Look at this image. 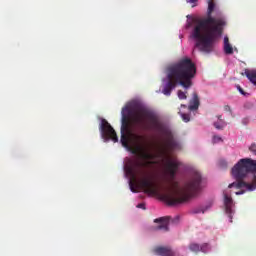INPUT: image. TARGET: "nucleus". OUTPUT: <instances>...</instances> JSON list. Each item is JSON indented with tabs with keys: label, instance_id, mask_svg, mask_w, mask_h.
<instances>
[{
	"label": "nucleus",
	"instance_id": "15",
	"mask_svg": "<svg viewBox=\"0 0 256 256\" xmlns=\"http://www.w3.org/2000/svg\"><path fill=\"white\" fill-rule=\"evenodd\" d=\"M121 143L124 147L128 148L129 147V134L125 132H121Z\"/></svg>",
	"mask_w": 256,
	"mask_h": 256
},
{
	"label": "nucleus",
	"instance_id": "2",
	"mask_svg": "<svg viewBox=\"0 0 256 256\" xmlns=\"http://www.w3.org/2000/svg\"><path fill=\"white\" fill-rule=\"evenodd\" d=\"M213 1L208 0L207 17L199 20L192 31L196 47L204 53L213 51V43L223 35V29L227 25V21L222 15L212 16L215 11V2Z\"/></svg>",
	"mask_w": 256,
	"mask_h": 256
},
{
	"label": "nucleus",
	"instance_id": "31",
	"mask_svg": "<svg viewBox=\"0 0 256 256\" xmlns=\"http://www.w3.org/2000/svg\"><path fill=\"white\" fill-rule=\"evenodd\" d=\"M133 153H137V151H133Z\"/></svg>",
	"mask_w": 256,
	"mask_h": 256
},
{
	"label": "nucleus",
	"instance_id": "27",
	"mask_svg": "<svg viewBox=\"0 0 256 256\" xmlns=\"http://www.w3.org/2000/svg\"><path fill=\"white\" fill-rule=\"evenodd\" d=\"M242 122H243L244 125H247V123H249V119L244 118V119L242 120Z\"/></svg>",
	"mask_w": 256,
	"mask_h": 256
},
{
	"label": "nucleus",
	"instance_id": "29",
	"mask_svg": "<svg viewBox=\"0 0 256 256\" xmlns=\"http://www.w3.org/2000/svg\"><path fill=\"white\" fill-rule=\"evenodd\" d=\"M217 118H218V121H221V119H223V116L219 115V116H217Z\"/></svg>",
	"mask_w": 256,
	"mask_h": 256
},
{
	"label": "nucleus",
	"instance_id": "30",
	"mask_svg": "<svg viewBox=\"0 0 256 256\" xmlns=\"http://www.w3.org/2000/svg\"><path fill=\"white\" fill-rule=\"evenodd\" d=\"M181 107H183L184 109H187V105L185 104H181Z\"/></svg>",
	"mask_w": 256,
	"mask_h": 256
},
{
	"label": "nucleus",
	"instance_id": "14",
	"mask_svg": "<svg viewBox=\"0 0 256 256\" xmlns=\"http://www.w3.org/2000/svg\"><path fill=\"white\" fill-rule=\"evenodd\" d=\"M224 53L226 55H233V46L230 45L229 37L227 36L224 37Z\"/></svg>",
	"mask_w": 256,
	"mask_h": 256
},
{
	"label": "nucleus",
	"instance_id": "10",
	"mask_svg": "<svg viewBox=\"0 0 256 256\" xmlns=\"http://www.w3.org/2000/svg\"><path fill=\"white\" fill-rule=\"evenodd\" d=\"M169 219V216L155 219L154 223H160V225L156 227V231H164L167 233V231H169Z\"/></svg>",
	"mask_w": 256,
	"mask_h": 256
},
{
	"label": "nucleus",
	"instance_id": "9",
	"mask_svg": "<svg viewBox=\"0 0 256 256\" xmlns=\"http://www.w3.org/2000/svg\"><path fill=\"white\" fill-rule=\"evenodd\" d=\"M224 195V206L225 213L228 215L230 219V223H233V198L229 196L227 193H223Z\"/></svg>",
	"mask_w": 256,
	"mask_h": 256
},
{
	"label": "nucleus",
	"instance_id": "25",
	"mask_svg": "<svg viewBox=\"0 0 256 256\" xmlns=\"http://www.w3.org/2000/svg\"><path fill=\"white\" fill-rule=\"evenodd\" d=\"M138 209H145V203H140L137 205Z\"/></svg>",
	"mask_w": 256,
	"mask_h": 256
},
{
	"label": "nucleus",
	"instance_id": "26",
	"mask_svg": "<svg viewBox=\"0 0 256 256\" xmlns=\"http://www.w3.org/2000/svg\"><path fill=\"white\" fill-rule=\"evenodd\" d=\"M238 90L241 93V95H245V91H243V88H241V86H238Z\"/></svg>",
	"mask_w": 256,
	"mask_h": 256
},
{
	"label": "nucleus",
	"instance_id": "5",
	"mask_svg": "<svg viewBox=\"0 0 256 256\" xmlns=\"http://www.w3.org/2000/svg\"><path fill=\"white\" fill-rule=\"evenodd\" d=\"M232 176L236 182L229 184L228 188H245L246 191H255L256 189V160L251 158L240 159L231 170Z\"/></svg>",
	"mask_w": 256,
	"mask_h": 256
},
{
	"label": "nucleus",
	"instance_id": "7",
	"mask_svg": "<svg viewBox=\"0 0 256 256\" xmlns=\"http://www.w3.org/2000/svg\"><path fill=\"white\" fill-rule=\"evenodd\" d=\"M133 139L137 143V151H140L141 159L144 161H148L147 163H136L137 167H146L147 165H151V161L157 157L156 154L148 151L147 149V139L144 135L133 134Z\"/></svg>",
	"mask_w": 256,
	"mask_h": 256
},
{
	"label": "nucleus",
	"instance_id": "18",
	"mask_svg": "<svg viewBox=\"0 0 256 256\" xmlns=\"http://www.w3.org/2000/svg\"><path fill=\"white\" fill-rule=\"evenodd\" d=\"M210 250H211V246H209L208 243H204V244L200 245V251H201L202 253H207V252H209Z\"/></svg>",
	"mask_w": 256,
	"mask_h": 256
},
{
	"label": "nucleus",
	"instance_id": "1",
	"mask_svg": "<svg viewBox=\"0 0 256 256\" xmlns=\"http://www.w3.org/2000/svg\"><path fill=\"white\" fill-rule=\"evenodd\" d=\"M134 123L141 129H151L152 131H157L160 135L164 137V149L162 151L163 155L167 157L166 161V171L169 175L171 181L175 179L177 175V170L179 169V162L177 160H171L169 153L173 151H181V142L179 138L173 134L171 129H169L159 117L151 112L145 110H140L134 115Z\"/></svg>",
	"mask_w": 256,
	"mask_h": 256
},
{
	"label": "nucleus",
	"instance_id": "11",
	"mask_svg": "<svg viewBox=\"0 0 256 256\" xmlns=\"http://www.w3.org/2000/svg\"><path fill=\"white\" fill-rule=\"evenodd\" d=\"M125 111L129 113V108L122 109V126L121 133H129V115L125 114Z\"/></svg>",
	"mask_w": 256,
	"mask_h": 256
},
{
	"label": "nucleus",
	"instance_id": "21",
	"mask_svg": "<svg viewBox=\"0 0 256 256\" xmlns=\"http://www.w3.org/2000/svg\"><path fill=\"white\" fill-rule=\"evenodd\" d=\"M223 141V138L221 136H213V143H219Z\"/></svg>",
	"mask_w": 256,
	"mask_h": 256
},
{
	"label": "nucleus",
	"instance_id": "12",
	"mask_svg": "<svg viewBox=\"0 0 256 256\" xmlns=\"http://www.w3.org/2000/svg\"><path fill=\"white\" fill-rule=\"evenodd\" d=\"M199 105H201V102L199 101V95L197 94V92H194L192 94V99L190 100L188 109L190 111H197V109H199Z\"/></svg>",
	"mask_w": 256,
	"mask_h": 256
},
{
	"label": "nucleus",
	"instance_id": "8",
	"mask_svg": "<svg viewBox=\"0 0 256 256\" xmlns=\"http://www.w3.org/2000/svg\"><path fill=\"white\" fill-rule=\"evenodd\" d=\"M100 131L102 133L103 139L106 141H113L114 143H117L119 141V138L117 137V132H115V129H113V126L107 122V120L103 119L100 126Z\"/></svg>",
	"mask_w": 256,
	"mask_h": 256
},
{
	"label": "nucleus",
	"instance_id": "3",
	"mask_svg": "<svg viewBox=\"0 0 256 256\" xmlns=\"http://www.w3.org/2000/svg\"><path fill=\"white\" fill-rule=\"evenodd\" d=\"M197 75V67L193 60L188 57L181 58L166 67V77L168 82L162 93L169 97L171 91L180 85L184 89H191L193 87V79Z\"/></svg>",
	"mask_w": 256,
	"mask_h": 256
},
{
	"label": "nucleus",
	"instance_id": "28",
	"mask_svg": "<svg viewBox=\"0 0 256 256\" xmlns=\"http://www.w3.org/2000/svg\"><path fill=\"white\" fill-rule=\"evenodd\" d=\"M243 193H245V191L241 190L239 192H236V195H243Z\"/></svg>",
	"mask_w": 256,
	"mask_h": 256
},
{
	"label": "nucleus",
	"instance_id": "17",
	"mask_svg": "<svg viewBox=\"0 0 256 256\" xmlns=\"http://www.w3.org/2000/svg\"><path fill=\"white\" fill-rule=\"evenodd\" d=\"M189 249L192 253H199V251H201V245L198 243H190Z\"/></svg>",
	"mask_w": 256,
	"mask_h": 256
},
{
	"label": "nucleus",
	"instance_id": "4",
	"mask_svg": "<svg viewBox=\"0 0 256 256\" xmlns=\"http://www.w3.org/2000/svg\"><path fill=\"white\" fill-rule=\"evenodd\" d=\"M201 173L194 172L192 177L183 186H179L178 182H172V187L160 194L161 200L165 201L168 205H179L185 203L191 195L201 189Z\"/></svg>",
	"mask_w": 256,
	"mask_h": 256
},
{
	"label": "nucleus",
	"instance_id": "24",
	"mask_svg": "<svg viewBox=\"0 0 256 256\" xmlns=\"http://www.w3.org/2000/svg\"><path fill=\"white\" fill-rule=\"evenodd\" d=\"M224 111H227V112L231 113V106L225 105L224 106Z\"/></svg>",
	"mask_w": 256,
	"mask_h": 256
},
{
	"label": "nucleus",
	"instance_id": "13",
	"mask_svg": "<svg viewBox=\"0 0 256 256\" xmlns=\"http://www.w3.org/2000/svg\"><path fill=\"white\" fill-rule=\"evenodd\" d=\"M244 75L249 79L250 83L256 86V70L246 69Z\"/></svg>",
	"mask_w": 256,
	"mask_h": 256
},
{
	"label": "nucleus",
	"instance_id": "6",
	"mask_svg": "<svg viewBox=\"0 0 256 256\" xmlns=\"http://www.w3.org/2000/svg\"><path fill=\"white\" fill-rule=\"evenodd\" d=\"M126 173L132 177L133 180L129 181L130 190L132 193H137V175H141L142 179L139 181L140 187L144 189L145 193L149 195H159L161 193V188L157 183L153 182L151 179L145 177L146 173L143 169L136 170L133 166H126Z\"/></svg>",
	"mask_w": 256,
	"mask_h": 256
},
{
	"label": "nucleus",
	"instance_id": "22",
	"mask_svg": "<svg viewBox=\"0 0 256 256\" xmlns=\"http://www.w3.org/2000/svg\"><path fill=\"white\" fill-rule=\"evenodd\" d=\"M219 165H220V167H222V169H227V161L221 160L219 162Z\"/></svg>",
	"mask_w": 256,
	"mask_h": 256
},
{
	"label": "nucleus",
	"instance_id": "19",
	"mask_svg": "<svg viewBox=\"0 0 256 256\" xmlns=\"http://www.w3.org/2000/svg\"><path fill=\"white\" fill-rule=\"evenodd\" d=\"M179 115L181 116L184 123H189V121H191V116L189 114L179 112Z\"/></svg>",
	"mask_w": 256,
	"mask_h": 256
},
{
	"label": "nucleus",
	"instance_id": "16",
	"mask_svg": "<svg viewBox=\"0 0 256 256\" xmlns=\"http://www.w3.org/2000/svg\"><path fill=\"white\" fill-rule=\"evenodd\" d=\"M214 127L218 130L225 129V127H227V122H225L223 119H220L218 122H214Z\"/></svg>",
	"mask_w": 256,
	"mask_h": 256
},
{
	"label": "nucleus",
	"instance_id": "20",
	"mask_svg": "<svg viewBox=\"0 0 256 256\" xmlns=\"http://www.w3.org/2000/svg\"><path fill=\"white\" fill-rule=\"evenodd\" d=\"M178 98L180 100H185L187 99V94L185 92H183L182 90H178L177 92Z\"/></svg>",
	"mask_w": 256,
	"mask_h": 256
},
{
	"label": "nucleus",
	"instance_id": "23",
	"mask_svg": "<svg viewBox=\"0 0 256 256\" xmlns=\"http://www.w3.org/2000/svg\"><path fill=\"white\" fill-rule=\"evenodd\" d=\"M187 3H192V7H197V1L198 0H186Z\"/></svg>",
	"mask_w": 256,
	"mask_h": 256
}]
</instances>
